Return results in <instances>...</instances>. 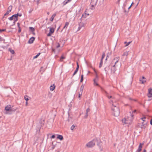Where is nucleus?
<instances>
[{
	"label": "nucleus",
	"mask_w": 152,
	"mask_h": 152,
	"mask_svg": "<svg viewBox=\"0 0 152 152\" xmlns=\"http://www.w3.org/2000/svg\"><path fill=\"white\" fill-rule=\"evenodd\" d=\"M110 104H112L113 107L112 108L113 110V114L114 116L117 117L119 115L120 113V109L118 106V104H115L113 102L112 100L110 101Z\"/></svg>",
	"instance_id": "nucleus-1"
},
{
	"label": "nucleus",
	"mask_w": 152,
	"mask_h": 152,
	"mask_svg": "<svg viewBox=\"0 0 152 152\" xmlns=\"http://www.w3.org/2000/svg\"><path fill=\"white\" fill-rule=\"evenodd\" d=\"M98 140H99L97 138L94 139L88 142L86 144V146L88 148H91L94 146L96 141L98 142Z\"/></svg>",
	"instance_id": "nucleus-2"
},
{
	"label": "nucleus",
	"mask_w": 152,
	"mask_h": 152,
	"mask_svg": "<svg viewBox=\"0 0 152 152\" xmlns=\"http://www.w3.org/2000/svg\"><path fill=\"white\" fill-rule=\"evenodd\" d=\"M16 108L15 109L12 108L11 107V105H7L5 107V110L7 111H15L16 110Z\"/></svg>",
	"instance_id": "nucleus-3"
},
{
	"label": "nucleus",
	"mask_w": 152,
	"mask_h": 152,
	"mask_svg": "<svg viewBox=\"0 0 152 152\" xmlns=\"http://www.w3.org/2000/svg\"><path fill=\"white\" fill-rule=\"evenodd\" d=\"M148 97L151 98L152 97V88H150L148 89V93L147 94Z\"/></svg>",
	"instance_id": "nucleus-4"
},
{
	"label": "nucleus",
	"mask_w": 152,
	"mask_h": 152,
	"mask_svg": "<svg viewBox=\"0 0 152 152\" xmlns=\"http://www.w3.org/2000/svg\"><path fill=\"white\" fill-rule=\"evenodd\" d=\"M101 90L102 91H104L105 93V95L109 98L110 99V98H112V96H109V95L108 93L106 91H104L103 88L102 87H101Z\"/></svg>",
	"instance_id": "nucleus-5"
},
{
	"label": "nucleus",
	"mask_w": 152,
	"mask_h": 152,
	"mask_svg": "<svg viewBox=\"0 0 152 152\" xmlns=\"http://www.w3.org/2000/svg\"><path fill=\"white\" fill-rule=\"evenodd\" d=\"M127 3H124L123 6V8L124 10V12L126 13V15L128 14L129 10L128 11H126V5Z\"/></svg>",
	"instance_id": "nucleus-6"
},
{
	"label": "nucleus",
	"mask_w": 152,
	"mask_h": 152,
	"mask_svg": "<svg viewBox=\"0 0 152 152\" xmlns=\"http://www.w3.org/2000/svg\"><path fill=\"white\" fill-rule=\"evenodd\" d=\"M77 67L76 68V69L74 73H73V76H73L74 75H75L76 74V73H77V72H78V70L79 68V65L78 64V63L77 62Z\"/></svg>",
	"instance_id": "nucleus-7"
},
{
	"label": "nucleus",
	"mask_w": 152,
	"mask_h": 152,
	"mask_svg": "<svg viewBox=\"0 0 152 152\" xmlns=\"http://www.w3.org/2000/svg\"><path fill=\"white\" fill-rule=\"evenodd\" d=\"M145 79V78L144 76H143L142 79H140V81L142 84H144L146 81Z\"/></svg>",
	"instance_id": "nucleus-8"
},
{
	"label": "nucleus",
	"mask_w": 152,
	"mask_h": 152,
	"mask_svg": "<svg viewBox=\"0 0 152 152\" xmlns=\"http://www.w3.org/2000/svg\"><path fill=\"white\" fill-rule=\"evenodd\" d=\"M120 59V57H117L114 58L113 60V61L115 60V64H116L119 61Z\"/></svg>",
	"instance_id": "nucleus-9"
},
{
	"label": "nucleus",
	"mask_w": 152,
	"mask_h": 152,
	"mask_svg": "<svg viewBox=\"0 0 152 152\" xmlns=\"http://www.w3.org/2000/svg\"><path fill=\"white\" fill-rule=\"evenodd\" d=\"M35 37H31L29 40L28 42L29 44H32L33 43L35 39Z\"/></svg>",
	"instance_id": "nucleus-10"
},
{
	"label": "nucleus",
	"mask_w": 152,
	"mask_h": 152,
	"mask_svg": "<svg viewBox=\"0 0 152 152\" xmlns=\"http://www.w3.org/2000/svg\"><path fill=\"white\" fill-rule=\"evenodd\" d=\"M143 144H142L141 143H140L138 147V148L137 150V151L138 152H140L142 150V145Z\"/></svg>",
	"instance_id": "nucleus-11"
},
{
	"label": "nucleus",
	"mask_w": 152,
	"mask_h": 152,
	"mask_svg": "<svg viewBox=\"0 0 152 152\" xmlns=\"http://www.w3.org/2000/svg\"><path fill=\"white\" fill-rule=\"evenodd\" d=\"M98 140H99L98 141H99V142L97 144V145L99 146V147L100 149V150L101 151H102V146L100 145V144L101 142L100 140H99V139H98Z\"/></svg>",
	"instance_id": "nucleus-12"
},
{
	"label": "nucleus",
	"mask_w": 152,
	"mask_h": 152,
	"mask_svg": "<svg viewBox=\"0 0 152 152\" xmlns=\"http://www.w3.org/2000/svg\"><path fill=\"white\" fill-rule=\"evenodd\" d=\"M123 123L124 124H128L129 123L128 121L125 118L123 119L122 120Z\"/></svg>",
	"instance_id": "nucleus-13"
},
{
	"label": "nucleus",
	"mask_w": 152,
	"mask_h": 152,
	"mask_svg": "<svg viewBox=\"0 0 152 152\" xmlns=\"http://www.w3.org/2000/svg\"><path fill=\"white\" fill-rule=\"evenodd\" d=\"M56 15V13H54L51 16V18L50 19V20L52 22L53 21V20L54 19V18L55 16Z\"/></svg>",
	"instance_id": "nucleus-14"
},
{
	"label": "nucleus",
	"mask_w": 152,
	"mask_h": 152,
	"mask_svg": "<svg viewBox=\"0 0 152 152\" xmlns=\"http://www.w3.org/2000/svg\"><path fill=\"white\" fill-rule=\"evenodd\" d=\"M142 125L141 126V128L142 129H145L146 128V124H144L143 122H142Z\"/></svg>",
	"instance_id": "nucleus-15"
},
{
	"label": "nucleus",
	"mask_w": 152,
	"mask_h": 152,
	"mask_svg": "<svg viewBox=\"0 0 152 152\" xmlns=\"http://www.w3.org/2000/svg\"><path fill=\"white\" fill-rule=\"evenodd\" d=\"M55 87L56 86L54 84H53V85L51 86L50 87V90L51 91H53L55 88Z\"/></svg>",
	"instance_id": "nucleus-16"
},
{
	"label": "nucleus",
	"mask_w": 152,
	"mask_h": 152,
	"mask_svg": "<svg viewBox=\"0 0 152 152\" xmlns=\"http://www.w3.org/2000/svg\"><path fill=\"white\" fill-rule=\"evenodd\" d=\"M57 138L61 140L63 139V137L61 135H57Z\"/></svg>",
	"instance_id": "nucleus-17"
},
{
	"label": "nucleus",
	"mask_w": 152,
	"mask_h": 152,
	"mask_svg": "<svg viewBox=\"0 0 152 152\" xmlns=\"http://www.w3.org/2000/svg\"><path fill=\"white\" fill-rule=\"evenodd\" d=\"M69 24V23L68 22H66L65 23V25L63 27V29H65V28L66 29L67 28Z\"/></svg>",
	"instance_id": "nucleus-18"
},
{
	"label": "nucleus",
	"mask_w": 152,
	"mask_h": 152,
	"mask_svg": "<svg viewBox=\"0 0 152 152\" xmlns=\"http://www.w3.org/2000/svg\"><path fill=\"white\" fill-rule=\"evenodd\" d=\"M84 86V84H83L81 86V87L80 88V92H83V90Z\"/></svg>",
	"instance_id": "nucleus-19"
},
{
	"label": "nucleus",
	"mask_w": 152,
	"mask_h": 152,
	"mask_svg": "<svg viewBox=\"0 0 152 152\" xmlns=\"http://www.w3.org/2000/svg\"><path fill=\"white\" fill-rule=\"evenodd\" d=\"M89 15V14H87L86 13H84V14H83L82 15V17H81V18H86L87 15Z\"/></svg>",
	"instance_id": "nucleus-20"
},
{
	"label": "nucleus",
	"mask_w": 152,
	"mask_h": 152,
	"mask_svg": "<svg viewBox=\"0 0 152 152\" xmlns=\"http://www.w3.org/2000/svg\"><path fill=\"white\" fill-rule=\"evenodd\" d=\"M12 6L11 5L8 8V10L9 12H10L12 10Z\"/></svg>",
	"instance_id": "nucleus-21"
},
{
	"label": "nucleus",
	"mask_w": 152,
	"mask_h": 152,
	"mask_svg": "<svg viewBox=\"0 0 152 152\" xmlns=\"http://www.w3.org/2000/svg\"><path fill=\"white\" fill-rule=\"evenodd\" d=\"M29 29L31 31V32H33V31H34L35 29L33 27H29Z\"/></svg>",
	"instance_id": "nucleus-22"
},
{
	"label": "nucleus",
	"mask_w": 152,
	"mask_h": 152,
	"mask_svg": "<svg viewBox=\"0 0 152 152\" xmlns=\"http://www.w3.org/2000/svg\"><path fill=\"white\" fill-rule=\"evenodd\" d=\"M54 30L53 28H50L49 31V32H50V33L52 34L54 32Z\"/></svg>",
	"instance_id": "nucleus-23"
},
{
	"label": "nucleus",
	"mask_w": 152,
	"mask_h": 152,
	"mask_svg": "<svg viewBox=\"0 0 152 152\" xmlns=\"http://www.w3.org/2000/svg\"><path fill=\"white\" fill-rule=\"evenodd\" d=\"M128 55V52H124L122 55L123 56H127Z\"/></svg>",
	"instance_id": "nucleus-24"
},
{
	"label": "nucleus",
	"mask_w": 152,
	"mask_h": 152,
	"mask_svg": "<svg viewBox=\"0 0 152 152\" xmlns=\"http://www.w3.org/2000/svg\"><path fill=\"white\" fill-rule=\"evenodd\" d=\"M65 58V57L63 56V55L62 54L60 58V61H62Z\"/></svg>",
	"instance_id": "nucleus-25"
},
{
	"label": "nucleus",
	"mask_w": 152,
	"mask_h": 152,
	"mask_svg": "<svg viewBox=\"0 0 152 152\" xmlns=\"http://www.w3.org/2000/svg\"><path fill=\"white\" fill-rule=\"evenodd\" d=\"M79 26L81 28L84 26V23L82 22H80L79 23Z\"/></svg>",
	"instance_id": "nucleus-26"
},
{
	"label": "nucleus",
	"mask_w": 152,
	"mask_h": 152,
	"mask_svg": "<svg viewBox=\"0 0 152 152\" xmlns=\"http://www.w3.org/2000/svg\"><path fill=\"white\" fill-rule=\"evenodd\" d=\"M102 64H103V60H101L99 66V68H100L102 66Z\"/></svg>",
	"instance_id": "nucleus-27"
},
{
	"label": "nucleus",
	"mask_w": 152,
	"mask_h": 152,
	"mask_svg": "<svg viewBox=\"0 0 152 152\" xmlns=\"http://www.w3.org/2000/svg\"><path fill=\"white\" fill-rule=\"evenodd\" d=\"M94 85H95L97 86H99V84L97 82V81L96 80V79H94Z\"/></svg>",
	"instance_id": "nucleus-28"
},
{
	"label": "nucleus",
	"mask_w": 152,
	"mask_h": 152,
	"mask_svg": "<svg viewBox=\"0 0 152 152\" xmlns=\"http://www.w3.org/2000/svg\"><path fill=\"white\" fill-rule=\"evenodd\" d=\"M70 1H68V0H65L63 2L64 5H65L66 4L68 3Z\"/></svg>",
	"instance_id": "nucleus-29"
},
{
	"label": "nucleus",
	"mask_w": 152,
	"mask_h": 152,
	"mask_svg": "<svg viewBox=\"0 0 152 152\" xmlns=\"http://www.w3.org/2000/svg\"><path fill=\"white\" fill-rule=\"evenodd\" d=\"M83 75H81V79L80 80V82L81 83H82L83 82Z\"/></svg>",
	"instance_id": "nucleus-30"
},
{
	"label": "nucleus",
	"mask_w": 152,
	"mask_h": 152,
	"mask_svg": "<svg viewBox=\"0 0 152 152\" xmlns=\"http://www.w3.org/2000/svg\"><path fill=\"white\" fill-rule=\"evenodd\" d=\"M9 50L10 52L12 54H14L15 51L13 50H12L10 48L9 49Z\"/></svg>",
	"instance_id": "nucleus-31"
},
{
	"label": "nucleus",
	"mask_w": 152,
	"mask_h": 152,
	"mask_svg": "<svg viewBox=\"0 0 152 152\" xmlns=\"http://www.w3.org/2000/svg\"><path fill=\"white\" fill-rule=\"evenodd\" d=\"M40 54V53H38L36 56H34L33 57V59H35L37 58L39 56Z\"/></svg>",
	"instance_id": "nucleus-32"
},
{
	"label": "nucleus",
	"mask_w": 152,
	"mask_h": 152,
	"mask_svg": "<svg viewBox=\"0 0 152 152\" xmlns=\"http://www.w3.org/2000/svg\"><path fill=\"white\" fill-rule=\"evenodd\" d=\"M24 99L26 101H27L29 100V99L28 98V96L27 95H26L24 96Z\"/></svg>",
	"instance_id": "nucleus-33"
},
{
	"label": "nucleus",
	"mask_w": 152,
	"mask_h": 152,
	"mask_svg": "<svg viewBox=\"0 0 152 152\" xmlns=\"http://www.w3.org/2000/svg\"><path fill=\"white\" fill-rule=\"evenodd\" d=\"M104 57H105V53H104L102 54L101 60H103V59L104 58Z\"/></svg>",
	"instance_id": "nucleus-34"
},
{
	"label": "nucleus",
	"mask_w": 152,
	"mask_h": 152,
	"mask_svg": "<svg viewBox=\"0 0 152 152\" xmlns=\"http://www.w3.org/2000/svg\"><path fill=\"white\" fill-rule=\"evenodd\" d=\"M94 79H96L97 81H98V76L97 74H96V77Z\"/></svg>",
	"instance_id": "nucleus-35"
},
{
	"label": "nucleus",
	"mask_w": 152,
	"mask_h": 152,
	"mask_svg": "<svg viewBox=\"0 0 152 152\" xmlns=\"http://www.w3.org/2000/svg\"><path fill=\"white\" fill-rule=\"evenodd\" d=\"M9 13H10V12H9L8 11H7L4 14V17L3 18H4V16H6V15H8L9 14Z\"/></svg>",
	"instance_id": "nucleus-36"
},
{
	"label": "nucleus",
	"mask_w": 152,
	"mask_h": 152,
	"mask_svg": "<svg viewBox=\"0 0 152 152\" xmlns=\"http://www.w3.org/2000/svg\"><path fill=\"white\" fill-rule=\"evenodd\" d=\"M8 19L10 20H12L14 19V18L12 16L8 18Z\"/></svg>",
	"instance_id": "nucleus-37"
},
{
	"label": "nucleus",
	"mask_w": 152,
	"mask_h": 152,
	"mask_svg": "<svg viewBox=\"0 0 152 152\" xmlns=\"http://www.w3.org/2000/svg\"><path fill=\"white\" fill-rule=\"evenodd\" d=\"M75 127V126H74V125H73L71 127V128H70L71 129V130H73V129H74Z\"/></svg>",
	"instance_id": "nucleus-38"
},
{
	"label": "nucleus",
	"mask_w": 152,
	"mask_h": 152,
	"mask_svg": "<svg viewBox=\"0 0 152 152\" xmlns=\"http://www.w3.org/2000/svg\"><path fill=\"white\" fill-rule=\"evenodd\" d=\"M146 118L145 117H142L140 118V119L143 121H145V119Z\"/></svg>",
	"instance_id": "nucleus-39"
},
{
	"label": "nucleus",
	"mask_w": 152,
	"mask_h": 152,
	"mask_svg": "<svg viewBox=\"0 0 152 152\" xmlns=\"http://www.w3.org/2000/svg\"><path fill=\"white\" fill-rule=\"evenodd\" d=\"M6 31V29H0V33L2 31Z\"/></svg>",
	"instance_id": "nucleus-40"
},
{
	"label": "nucleus",
	"mask_w": 152,
	"mask_h": 152,
	"mask_svg": "<svg viewBox=\"0 0 152 152\" xmlns=\"http://www.w3.org/2000/svg\"><path fill=\"white\" fill-rule=\"evenodd\" d=\"M82 93H83V92H80V93L79 94V96H78L79 98H80V97L81 96V95H82Z\"/></svg>",
	"instance_id": "nucleus-41"
},
{
	"label": "nucleus",
	"mask_w": 152,
	"mask_h": 152,
	"mask_svg": "<svg viewBox=\"0 0 152 152\" xmlns=\"http://www.w3.org/2000/svg\"><path fill=\"white\" fill-rule=\"evenodd\" d=\"M88 116V113H86V115L84 116V118H86Z\"/></svg>",
	"instance_id": "nucleus-42"
},
{
	"label": "nucleus",
	"mask_w": 152,
	"mask_h": 152,
	"mask_svg": "<svg viewBox=\"0 0 152 152\" xmlns=\"http://www.w3.org/2000/svg\"><path fill=\"white\" fill-rule=\"evenodd\" d=\"M90 111V109H89V108H88L86 110V113H88Z\"/></svg>",
	"instance_id": "nucleus-43"
},
{
	"label": "nucleus",
	"mask_w": 152,
	"mask_h": 152,
	"mask_svg": "<svg viewBox=\"0 0 152 152\" xmlns=\"http://www.w3.org/2000/svg\"><path fill=\"white\" fill-rule=\"evenodd\" d=\"M52 50L53 52L54 53H55L56 52V50L53 48H52Z\"/></svg>",
	"instance_id": "nucleus-44"
},
{
	"label": "nucleus",
	"mask_w": 152,
	"mask_h": 152,
	"mask_svg": "<svg viewBox=\"0 0 152 152\" xmlns=\"http://www.w3.org/2000/svg\"><path fill=\"white\" fill-rule=\"evenodd\" d=\"M18 28V33H20L21 31V29L20 28V27H19V28Z\"/></svg>",
	"instance_id": "nucleus-45"
},
{
	"label": "nucleus",
	"mask_w": 152,
	"mask_h": 152,
	"mask_svg": "<svg viewBox=\"0 0 152 152\" xmlns=\"http://www.w3.org/2000/svg\"><path fill=\"white\" fill-rule=\"evenodd\" d=\"M115 65H116V64H115L114 65H113V67H114V69L113 70L114 72H115V70H116L115 69Z\"/></svg>",
	"instance_id": "nucleus-46"
},
{
	"label": "nucleus",
	"mask_w": 152,
	"mask_h": 152,
	"mask_svg": "<svg viewBox=\"0 0 152 152\" xmlns=\"http://www.w3.org/2000/svg\"><path fill=\"white\" fill-rule=\"evenodd\" d=\"M131 42H129L128 43H127V44L125 45L126 46H128V45H129V44L131 43Z\"/></svg>",
	"instance_id": "nucleus-47"
},
{
	"label": "nucleus",
	"mask_w": 152,
	"mask_h": 152,
	"mask_svg": "<svg viewBox=\"0 0 152 152\" xmlns=\"http://www.w3.org/2000/svg\"><path fill=\"white\" fill-rule=\"evenodd\" d=\"M55 146L54 145L52 144L51 148L52 150H53L54 149Z\"/></svg>",
	"instance_id": "nucleus-48"
},
{
	"label": "nucleus",
	"mask_w": 152,
	"mask_h": 152,
	"mask_svg": "<svg viewBox=\"0 0 152 152\" xmlns=\"http://www.w3.org/2000/svg\"><path fill=\"white\" fill-rule=\"evenodd\" d=\"M55 137V135H52L51 137V138L52 139L54 138Z\"/></svg>",
	"instance_id": "nucleus-49"
},
{
	"label": "nucleus",
	"mask_w": 152,
	"mask_h": 152,
	"mask_svg": "<svg viewBox=\"0 0 152 152\" xmlns=\"http://www.w3.org/2000/svg\"><path fill=\"white\" fill-rule=\"evenodd\" d=\"M15 15H16L17 16L16 17H14V19H16V18H18V13L16 14Z\"/></svg>",
	"instance_id": "nucleus-50"
},
{
	"label": "nucleus",
	"mask_w": 152,
	"mask_h": 152,
	"mask_svg": "<svg viewBox=\"0 0 152 152\" xmlns=\"http://www.w3.org/2000/svg\"><path fill=\"white\" fill-rule=\"evenodd\" d=\"M18 20V18H17L16 19H14V21L15 22H16Z\"/></svg>",
	"instance_id": "nucleus-51"
},
{
	"label": "nucleus",
	"mask_w": 152,
	"mask_h": 152,
	"mask_svg": "<svg viewBox=\"0 0 152 152\" xmlns=\"http://www.w3.org/2000/svg\"><path fill=\"white\" fill-rule=\"evenodd\" d=\"M18 20V18H17L16 19H14V21L15 22H16Z\"/></svg>",
	"instance_id": "nucleus-52"
},
{
	"label": "nucleus",
	"mask_w": 152,
	"mask_h": 152,
	"mask_svg": "<svg viewBox=\"0 0 152 152\" xmlns=\"http://www.w3.org/2000/svg\"><path fill=\"white\" fill-rule=\"evenodd\" d=\"M52 34L50 33V32H49V33L47 34V36H50Z\"/></svg>",
	"instance_id": "nucleus-53"
},
{
	"label": "nucleus",
	"mask_w": 152,
	"mask_h": 152,
	"mask_svg": "<svg viewBox=\"0 0 152 152\" xmlns=\"http://www.w3.org/2000/svg\"><path fill=\"white\" fill-rule=\"evenodd\" d=\"M121 0H118V1L116 2V3L117 4H119L120 3V1Z\"/></svg>",
	"instance_id": "nucleus-54"
},
{
	"label": "nucleus",
	"mask_w": 152,
	"mask_h": 152,
	"mask_svg": "<svg viewBox=\"0 0 152 152\" xmlns=\"http://www.w3.org/2000/svg\"><path fill=\"white\" fill-rule=\"evenodd\" d=\"M60 47V44L59 43H58V45L56 46V48H57Z\"/></svg>",
	"instance_id": "nucleus-55"
},
{
	"label": "nucleus",
	"mask_w": 152,
	"mask_h": 152,
	"mask_svg": "<svg viewBox=\"0 0 152 152\" xmlns=\"http://www.w3.org/2000/svg\"><path fill=\"white\" fill-rule=\"evenodd\" d=\"M93 70H94V72L96 74H97L96 71V70L94 68L93 69Z\"/></svg>",
	"instance_id": "nucleus-56"
},
{
	"label": "nucleus",
	"mask_w": 152,
	"mask_h": 152,
	"mask_svg": "<svg viewBox=\"0 0 152 152\" xmlns=\"http://www.w3.org/2000/svg\"><path fill=\"white\" fill-rule=\"evenodd\" d=\"M17 25H18V28L20 27V24L19 23H17Z\"/></svg>",
	"instance_id": "nucleus-57"
},
{
	"label": "nucleus",
	"mask_w": 152,
	"mask_h": 152,
	"mask_svg": "<svg viewBox=\"0 0 152 152\" xmlns=\"http://www.w3.org/2000/svg\"><path fill=\"white\" fill-rule=\"evenodd\" d=\"M107 67H105V68H104V70H105V72H107Z\"/></svg>",
	"instance_id": "nucleus-58"
},
{
	"label": "nucleus",
	"mask_w": 152,
	"mask_h": 152,
	"mask_svg": "<svg viewBox=\"0 0 152 152\" xmlns=\"http://www.w3.org/2000/svg\"><path fill=\"white\" fill-rule=\"evenodd\" d=\"M37 5H38V4L40 3V1L39 0H37Z\"/></svg>",
	"instance_id": "nucleus-59"
},
{
	"label": "nucleus",
	"mask_w": 152,
	"mask_h": 152,
	"mask_svg": "<svg viewBox=\"0 0 152 152\" xmlns=\"http://www.w3.org/2000/svg\"><path fill=\"white\" fill-rule=\"evenodd\" d=\"M150 124L152 125V119H151L150 121Z\"/></svg>",
	"instance_id": "nucleus-60"
},
{
	"label": "nucleus",
	"mask_w": 152,
	"mask_h": 152,
	"mask_svg": "<svg viewBox=\"0 0 152 152\" xmlns=\"http://www.w3.org/2000/svg\"><path fill=\"white\" fill-rule=\"evenodd\" d=\"M81 28V27L79 26L77 29V31L80 30Z\"/></svg>",
	"instance_id": "nucleus-61"
},
{
	"label": "nucleus",
	"mask_w": 152,
	"mask_h": 152,
	"mask_svg": "<svg viewBox=\"0 0 152 152\" xmlns=\"http://www.w3.org/2000/svg\"><path fill=\"white\" fill-rule=\"evenodd\" d=\"M16 16H17V15H15H15H13L12 16V17H13V18H14V17H16Z\"/></svg>",
	"instance_id": "nucleus-62"
},
{
	"label": "nucleus",
	"mask_w": 152,
	"mask_h": 152,
	"mask_svg": "<svg viewBox=\"0 0 152 152\" xmlns=\"http://www.w3.org/2000/svg\"><path fill=\"white\" fill-rule=\"evenodd\" d=\"M22 15L21 14H19L18 13V16H19L20 17L22 16Z\"/></svg>",
	"instance_id": "nucleus-63"
},
{
	"label": "nucleus",
	"mask_w": 152,
	"mask_h": 152,
	"mask_svg": "<svg viewBox=\"0 0 152 152\" xmlns=\"http://www.w3.org/2000/svg\"><path fill=\"white\" fill-rule=\"evenodd\" d=\"M28 102H27V101H26V106H27V105H28Z\"/></svg>",
	"instance_id": "nucleus-64"
}]
</instances>
